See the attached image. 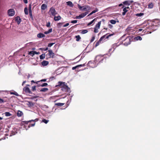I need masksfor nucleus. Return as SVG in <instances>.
<instances>
[{
	"instance_id": "6",
	"label": "nucleus",
	"mask_w": 160,
	"mask_h": 160,
	"mask_svg": "<svg viewBox=\"0 0 160 160\" xmlns=\"http://www.w3.org/2000/svg\"><path fill=\"white\" fill-rule=\"evenodd\" d=\"M95 61H90L88 63V65L92 68H94L97 66L96 64L97 63Z\"/></svg>"
},
{
	"instance_id": "7",
	"label": "nucleus",
	"mask_w": 160,
	"mask_h": 160,
	"mask_svg": "<svg viewBox=\"0 0 160 160\" xmlns=\"http://www.w3.org/2000/svg\"><path fill=\"white\" fill-rule=\"evenodd\" d=\"M8 15L9 16H14L15 13V12L13 9H9L8 11Z\"/></svg>"
},
{
	"instance_id": "11",
	"label": "nucleus",
	"mask_w": 160,
	"mask_h": 160,
	"mask_svg": "<svg viewBox=\"0 0 160 160\" xmlns=\"http://www.w3.org/2000/svg\"><path fill=\"white\" fill-rule=\"evenodd\" d=\"M48 54L49 56V58H53L55 55V54L52 51V50H48Z\"/></svg>"
},
{
	"instance_id": "15",
	"label": "nucleus",
	"mask_w": 160,
	"mask_h": 160,
	"mask_svg": "<svg viewBox=\"0 0 160 160\" xmlns=\"http://www.w3.org/2000/svg\"><path fill=\"white\" fill-rule=\"evenodd\" d=\"M37 37L39 38H42L45 37V36L44 34L40 33L38 34Z\"/></svg>"
},
{
	"instance_id": "2",
	"label": "nucleus",
	"mask_w": 160,
	"mask_h": 160,
	"mask_svg": "<svg viewBox=\"0 0 160 160\" xmlns=\"http://www.w3.org/2000/svg\"><path fill=\"white\" fill-rule=\"evenodd\" d=\"M107 34L104 35L100 39H99L98 41L96 42L95 45V47H96L98 46L100 43H101V42L105 38H106L107 39H108L109 37L112 36V34H109L108 35L106 36Z\"/></svg>"
},
{
	"instance_id": "45",
	"label": "nucleus",
	"mask_w": 160,
	"mask_h": 160,
	"mask_svg": "<svg viewBox=\"0 0 160 160\" xmlns=\"http://www.w3.org/2000/svg\"><path fill=\"white\" fill-rule=\"evenodd\" d=\"M42 122L45 123L47 124L49 122V120L43 119L42 120Z\"/></svg>"
},
{
	"instance_id": "22",
	"label": "nucleus",
	"mask_w": 160,
	"mask_h": 160,
	"mask_svg": "<svg viewBox=\"0 0 160 160\" xmlns=\"http://www.w3.org/2000/svg\"><path fill=\"white\" fill-rule=\"evenodd\" d=\"M48 85V83H44L42 84H38L37 87H45L47 86Z\"/></svg>"
},
{
	"instance_id": "16",
	"label": "nucleus",
	"mask_w": 160,
	"mask_h": 160,
	"mask_svg": "<svg viewBox=\"0 0 160 160\" xmlns=\"http://www.w3.org/2000/svg\"><path fill=\"white\" fill-rule=\"evenodd\" d=\"M54 16V19L55 21H58L59 20H60L61 18V17L59 15L57 17L55 16Z\"/></svg>"
},
{
	"instance_id": "3",
	"label": "nucleus",
	"mask_w": 160,
	"mask_h": 160,
	"mask_svg": "<svg viewBox=\"0 0 160 160\" xmlns=\"http://www.w3.org/2000/svg\"><path fill=\"white\" fill-rule=\"evenodd\" d=\"M104 58V55H98L96 57L95 61L97 63L100 62L103 60Z\"/></svg>"
},
{
	"instance_id": "1",
	"label": "nucleus",
	"mask_w": 160,
	"mask_h": 160,
	"mask_svg": "<svg viewBox=\"0 0 160 160\" xmlns=\"http://www.w3.org/2000/svg\"><path fill=\"white\" fill-rule=\"evenodd\" d=\"M56 87H59L61 88V90L65 92H70V88L68 86L67 83L64 82L59 81L58 82V85L55 86Z\"/></svg>"
},
{
	"instance_id": "23",
	"label": "nucleus",
	"mask_w": 160,
	"mask_h": 160,
	"mask_svg": "<svg viewBox=\"0 0 160 160\" xmlns=\"http://www.w3.org/2000/svg\"><path fill=\"white\" fill-rule=\"evenodd\" d=\"M123 4L124 5L129 6L130 5L128 0L125 1L123 2Z\"/></svg>"
},
{
	"instance_id": "41",
	"label": "nucleus",
	"mask_w": 160,
	"mask_h": 160,
	"mask_svg": "<svg viewBox=\"0 0 160 160\" xmlns=\"http://www.w3.org/2000/svg\"><path fill=\"white\" fill-rule=\"evenodd\" d=\"M110 22L111 24H114L116 23V21L112 19L110 21Z\"/></svg>"
},
{
	"instance_id": "18",
	"label": "nucleus",
	"mask_w": 160,
	"mask_h": 160,
	"mask_svg": "<svg viewBox=\"0 0 160 160\" xmlns=\"http://www.w3.org/2000/svg\"><path fill=\"white\" fill-rule=\"evenodd\" d=\"M66 3L68 6L70 7H73V4L71 1H68L66 2Z\"/></svg>"
},
{
	"instance_id": "24",
	"label": "nucleus",
	"mask_w": 160,
	"mask_h": 160,
	"mask_svg": "<svg viewBox=\"0 0 160 160\" xmlns=\"http://www.w3.org/2000/svg\"><path fill=\"white\" fill-rule=\"evenodd\" d=\"M123 12L122 13V15H125L126 13L128 11V10L126 8H124L123 9Z\"/></svg>"
},
{
	"instance_id": "9",
	"label": "nucleus",
	"mask_w": 160,
	"mask_h": 160,
	"mask_svg": "<svg viewBox=\"0 0 160 160\" xmlns=\"http://www.w3.org/2000/svg\"><path fill=\"white\" fill-rule=\"evenodd\" d=\"M38 118H36L34 120H30L28 121H22V124H28L29 122H37L38 121Z\"/></svg>"
},
{
	"instance_id": "39",
	"label": "nucleus",
	"mask_w": 160,
	"mask_h": 160,
	"mask_svg": "<svg viewBox=\"0 0 160 160\" xmlns=\"http://www.w3.org/2000/svg\"><path fill=\"white\" fill-rule=\"evenodd\" d=\"M78 7L79 9L80 10L83 11L84 10L83 9V6H81L79 4L78 5Z\"/></svg>"
},
{
	"instance_id": "58",
	"label": "nucleus",
	"mask_w": 160,
	"mask_h": 160,
	"mask_svg": "<svg viewBox=\"0 0 160 160\" xmlns=\"http://www.w3.org/2000/svg\"><path fill=\"white\" fill-rule=\"evenodd\" d=\"M29 14L30 16L32 18V11H29Z\"/></svg>"
},
{
	"instance_id": "49",
	"label": "nucleus",
	"mask_w": 160,
	"mask_h": 160,
	"mask_svg": "<svg viewBox=\"0 0 160 160\" xmlns=\"http://www.w3.org/2000/svg\"><path fill=\"white\" fill-rule=\"evenodd\" d=\"M98 28H96L94 27V32L95 33H97V32H98Z\"/></svg>"
},
{
	"instance_id": "53",
	"label": "nucleus",
	"mask_w": 160,
	"mask_h": 160,
	"mask_svg": "<svg viewBox=\"0 0 160 160\" xmlns=\"http://www.w3.org/2000/svg\"><path fill=\"white\" fill-rule=\"evenodd\" d=\"M48 48H40V50H43V51H47L48 50Z\"/></svg>"
},
{
	"instance_id": "60",
	"label": "nucleus",
	"mask_w": 160,
	"mask_h": 160,
	"mask_svg": "<svg viewBox=\"0 0 160 160\" xmlns=\"http://www.w3.org/2000/svg\"><path fill=\"white\" fill-rule=\"evenodd\" d=\"M31 52V51H30L29 53V54L31 56H32L33 57V55H33V53L32 52Z\"/></svg>"
},
{
	"instance_id": "56",
	"label": "nucleus",
	"mask_w": 160,
	"mask_h": 160,
	"mask_svg": "<svg viewBox=\"0 0 160 160\" xmlns=\"http://www.w3.org/2000/svg\"><path fill=\"white\" fill-rule=\"evenodd\" d=\"M36 86H33L32 87V90L33 91H34L35 90H36Z\"/></svg>"
},
{
	"instance_id": "12",
	"label": "nucleus",
	"mask_w": 160,
	"mask_h": 160,
	"mask_svg": "<svg viewBox=\"0 0 160 160\" xmlns=\"http://www.w3.org/2000/svg\"><path fill=\"white\" fill-rule=\"evenodd\" d=\"M15 20L17 22L18 24H20L21 21V19L19 16H17L15 18Z\"/></svg>"
},
{
	"instance_id": "14",
	"label": "nucleus",
	"mask_w": 160,
	"mask_h": 160,
	"mask_svg": "<svg viewBox=\"0 0 160 160\" xmlns=\"http://www.w3.org/2000/svg\"><path fill=\"white\" fill-rule=\"evenodd\" d=\"M83 9L84 10H89L91 9V7L89 6H83Z\"/></svg>"
},
{
	"instance_id": "10",
	"label": "nucleus",
	"mask_w": 160,
	"mask_h": 160,
	"mask_svg": "<svg viewBox=\"0 0 160 160\" xmlns=\"http://www.w3.org/2000/svg\"><path fill=\"white\" fill-rule=\"evenodd\" d=\"M23 91L26 93L32 94V92L30 91L29 88L27 87H25L23 88Z\"/></svg>"
},
{
	"instance_id": "55",
	"label": "nucleus",
	"mask_w": 160,
	"mask_h": 160,
	"mask_svg": "<svg viewBox=\"0 0 160 160\" xmlns=\"http://www.w3.org/2000/svg\"><path fill=\"white\" fill-rule=\"evenodd\" d=\"M77 20H72L71 22L72 23H75L77 22Z\"/></svg>"
},
{
	"instance_id": "26",
	"label": "nucleus",
	"mask_w": 160,
	"mask_h": 160,
	"mask_svg": "<svg viewBox=\"0 0 160 160\" xmlns=\"http://www.w3.org/2000/svg\"><path fill=\"white\" fill-rule=\"evenodd\" d=\"M11 133L10 135V136H12V135H14L16 134L17 133L15 129H14L13 130H12L11 132Z\"/></svg>"
},
{
	"instance_id": "48",
	"label": "nucleus",
	"mask_w": 160,
	"mask_h": 160,
	"mask_svg": "<svg viewBox=\"0 0 160 160\" xmlns=\"http://www.w3.org/2000/svg\"><path fill=\"white\" fill-rule=\"evenodd\" d=\"M63 23H59L57 24V26L58 27V28H60L61 26L62 25Z\"/></svg>"
},
{
	"instance_id": "40",
	"label": "nucleus",
	"mask_w": 160,
	"mask_h": 160,
	"mask_svg": "<svg viewBox=\"0 0 160 160\" xmlns=\"http://www.w3.org/2000/svg\"><path fill=\"white\" fill-rule=\"evenodd\" d=\"M24 11L25 14L27 15L28 14V9L27 8H25Z\"/></svg>"
},
{
	"instance_id": "4",
	"label": "nucleus",
	"mask_w": 160,
	"mask_h": 160,
	"mask_svg": "<svg viewBox=\"0 0 160 160\" xmlns=\"http://www.w3.org/2000/svg\"><path fill=\"white\" fill-rule=\"evenodd\" d=\"M132 39V38L130 37H128L124 41V44L125 46H127L130 44L131 42Z\"/></svg>"
},
{
	"instance_id": "43",
	"label": "nucleus",
	"mask_w": 160,
	"mask_h": 160,
	"mask_svg": "<svg viewBox=\"0 0 160 160\" xmlns=\"http://www.w3.org/2000/svg\"><path fill=\"white\" fill-rule=\"evenodd\" d=\"M143 15V13H137L136 14V16H137L141 17Z\"/></svg>"
},
{
	"instance_id": "29",
	"label": "nucleus",
	"mask_w": 160,
	"mask_h": 160,
	"mask_svg": "<svg viewBox=\"0 0 160 160\" xmlns=\"http://www.w3.org/2000/svg\"><path fill=\"white\" fill-rule=\"evenodd\" d=\"M52 31V29L50 28L47 31H45L44 32V33L45 34H49Z\"/></svg>"
},
{
	"instance_id": "30",
	"label": "nucleus",
	"mask_w": 160,
	"mask_h": 160,
	"mask_svg": "<svg viewBox=\"0 0 160 160\" xmlns=\"http://www.w3.org/2000/svg\"><path fill=\"white\" fill-rule=\"evenodd\" d=\"M98 9L97 8H96L95 10L91 12L88 15V16L91 15L93 13H95L96 12H98Z\"/></svg>"
},
{
	"instance_id": "47",
	"label": "nucleus",
	"mask_w": 160,
	"mask_h": 160,
	"mask_svg": "<svg viewBox=\"0 0 160 160\" xmlns=\"http://www.w3.org/2000/svg\"><path fill=\"white\" fill-rule=\"evenodd\" d=\"M6 102V101L4 100L3 99L0 98V104L2 103Z\"/></svg>"
},
{
	"instance_id": "34",
	"label": "nucleus",
	"mask_w": 160,
	"mask_h": 160,
	"mask_svg": "<svg viewBox=\"0 0 160 160\" xmlns=\"http://www.w3.org/2000/svg\"><path fill=\"white\" fill-rule=\"evenodd\" d=\"M81 33L83 34L87 33L88 32V31L86 29L81 30Z\"/></svg>"
},
{
	"instance_id": "57",
	"label": "nucleus",
	"mask_w": 160,
	"mask_h": 160,
	"mask_svg": "<svg viewBox=\"0 0 160 160\" xmlns=\"http://www.w3.org/2000/svg\"><path fill=\"white\" fill-rule=\"evenodd\" d=\"M28 10L29 11H31V5L29 4L28 6Z\"/></svg>"
},
{
	"instance_id": "52",
	"label": "nucleus",
	"mask_w": 160,
	"mask_h": 160,
	"mask_svg": "<svg viewBox=\"0 0 160 160\" xmlns=\"http://www.w3.org/2000/svg\"><path fill=\"white\" fill-rule=\"evenodd\" d=\"M85 66V63H84L82 64H80V65H78L77 66L78 67H83V66Z\"/></svg>"
},
{
	"instance_id": "31",
	"label": "nucleus",
	"mask_w": 160,
	"mask_h": 160,
	"mask_svg": "<svg viewBox=\"0 0 160 160\" xmlns=\"http://www.w3.org/2000/svg\"><path fill=\"white\" fill-rule=\"evenodd\" d=\"M65 104V103H57L55 104V105L58 106H62L64 105Z\"/></svg>"
},
{
	"instance_id": "63",
	"label": "nucleus",
	"mask_w": 160,
	"mask_h": 160,
	"mask_svg": "<svg viewBox=\"0 0 160 160\" xmlns=\"http://www.w3.org/2000/svg\"><path fill=\"white\" fill-rule=\"evenodd\" d=\"M69 25V23H67L65 24L63 26V27H66L68 26Z\"/></svg>"
},
{
	"instance_id": "8",
	"label": "nucleus",
	"mask_w": 160,
	"mask_h": 160,
	"mask_svg": "<svg viewBox=\"0 0 160 160\" xmlns=\"http://www.w3.org/2000/svg\"><path fill=\"white\" fill-rule=\"evenodd\" d=\"M88 13V12H86L84 13H81L78 16H77L75 17V18L77 19H80L84 17Z\"/></svg>"
},
{
	"instance_id": "33",
	"label": "nucleus",
	"mask_w": 160,
	"mask_h": 160,
	"mask_svg": "<svg viewBox=\"0 0 160 160\" xmlns=\"http://www.w3.org/2000/svg\"><path fill=\"white\" fill-rule=\"evenodd\" d=\"M153 7V4L152 2L149 3L148 5V8H152Z\"/></svg>"
},
{
	"instance_id": "32",
	"label": "nucleus",
	"mask_w": 160,
	"mask_h": 160,
	"mask_svg": "<svg viewBox=\"0 0 160 160\" xmlns=\"http://www.w3.org/2000/svg\"><path fill=\"white\" fill-rule=\"evenodd\" d=\"M75 38H76V40L77 41H79L81 39V38L79 35L76 36Z\"/></svg>"
},
{
	"instance_id": "62",
	"label": "nucleus",
	"mask_w": 160,
	"mask_h": 160,
	"mask_svg": "<svg viewBox=\"0 0 160 160\" xmlns=\"http://www.w3.org/2000/svg\"><path fill=\"white\" fill-rule=\"evenodd\" d=\"M108 26L110 28H112V26L111 24H108Z\"/></svg>"
},
{
	"instance_id": "51",
	"label": "nucleus",
	"mask_w": 160,
	"mask_h": 160,
	"mask_svg": "<svg viewBox=\"0 0 160 160\" xmlns=\"http://www.w3.org/2000/svg\"><path fill=\"white\" fill-rule=\"evenodd\" d=\"M54 44H55L54 43H49L48 45V47H50L51 46H52Z\"/></svg>"
},
{
	"instance_id": "13",
	"label": "nucleus",
	"mask_w": 160,
	"mask_h": 160,
	"mask_svg": "<svg viewBox=\"0 0 160 160\" xmlns=\"http://www.w3.org/2000/svg\"><path fill=\"white\" fill-rule=\"evenodd\" d=\"M49 64V62L47 61L44 60L41 62V64L43 66H45L48 65Z\"/></svg>"
},
{
	"instance_id": "5",
	"label": "nucleus",
	"mask_w": 160,
	"mask_h": 160,
	"mask_svg": "<svg viewBox=\"0 0 160 160\" xmlns=\"http://www.w3.org/2000/svg\"><path fill=\"white\" fill-rule=\"evenodd\" d=\"M49 12L50 13V14L53 16H55L57 14V12H56L54 8L52 7L50 9Z\"/></svg>"
},
{
	"instance_id": "21",
	"label": "nucleus",
	"mask_w": 160,
	"mask_h": 160,
	"mask_svg": "<svg viewBox=\"0 0 160 160\" xmlns=\"http://www.w3.org/2000/svg\"><path fill=\"white\" fill-rule=\"evenodd\" d=\"M101 23V21L99 22L97 24L95 25V28L99 29Z\"/></svg>"
},
{
	"instance_id": "19",
	"label": "nucleus",
	"mask_w": 160,
	"mask_h": 160,
	"mask_svg": "<svg viewBox=\"0 0 160 160\" xmlns=\"http://www.w3.org/2000/svg\"><path fill=\"white\" fill-rule=\"evenodd\" d=\"M23 114V113L22 111L18 110L17 113V116L18 117H21Z\"/></svg>"
},
{
	"instance_id": "20",
	"label": "nucleus",
	"mask_w": 160,
	"mask_h": 160,
	"mask_svg": "<svg viewBox=\"0 0 160 160\" xmlns=\"http://www.w3.org/2000/svg\"><path fill=\"white\" fill-rule=\"evenodd\" d=\"M48 88H43L41 89L40 90V91L41 92H46L48 91Z\"/></svg>"
},
{
	"instance_id": "38",
	"label": "nucleus",
	"mask_w": 160,
	"mask_h": 160,
	"mask_svg": "<svg viewBox=\"0 0 160 160\" xmlns=\"http://www.w3.org/2000/svg\"><path fill=\"white\" fill-rule=\"evenodd\" d=\"M10 94H13L14 95L16 96H18L19 95L16 92H10Z\"/></svg>"
},
{
	"instance_id": "64",
	"label": "nucleus",
	"mask_w": 160,
	"mask_h": 160,
	"mask_svg": "<svg viewBox=\"0 0 160 160\" xmlns=\"http://www.w3.org/2000/svg\"><path fill=\"white\" fill-rule=\"evenodd\" d=\"M77 68H78V67H77V66H75V67H73L72 68V70H75V69H76Z\"/></svg>"
},
{
	"instance_id": "61",
	"label": "nucleus",
	"mask_w": 160,
	"mask_h": 160,
	"mask_svg": "<svg viewBox=\"0 0 160 160\" xmlns=\"http://www.w3.org/2000/svg\"><path fill=\"white\" fill-rule=\"evenodd\" d=\"M122 6V8H123L124 7V5L122 4V3H121V4H119V7H120V6Z\"/></svg>"
},
{
	"instance_id": "46",
	"label": "nucleus",
	"mask_w": 160,
	"mask_h": 160,
	"mask_svg": "<svg viewBox=\"0 0 160 160\" xmlns=\"http://www.w3.org/2000/svg\"><path fill=\"white\" fill-rule=\"evenodd\" d=\"M32 52L34 53H33V55H35V54H38L39 53V52H37L35 51H31V52Z\"/></svg>"
},
{
	"instance_id": "35",
	"label": "nucleus",
	"mask_w": 160,
	"mask_h": 160,
	"mask_svg": "<svg viewBox=\"0 0 160 160\" xmlns=\"http://www.w3.org/2000/svg\"><path fill=\"white\" fill-rule=\"evenodd\" d=\"M34 122L33 123H32V124H30L28 126V128H30L31 127H33V126H34L35 124V122ZM28 128H27L26 129H28Z\"/></svg>"
},
{
	"instance_id": "27",
	"label": "nucleus",
	"mask_w": 160,
	"mask_h": 160,
	"mask_svg": "<svg viewBox=\"0 0 160 160\" xmlns=\"http://www.w3.org/2000/svg\"><path fill=\"white\" fill-rule=\"evenodd\" d=\"M149 28L146 27V28L144 30H143L142 29H139L138 30V31L139 32H141L143 30V32H145L147 31L148 30V29H149Z\"/></svg>"
},
{
	"instance_id": "28",
	"label": "nucleus",
	"mask_w": 160,
	"mask_h": 160,
	"mask_svg": "<svg viewBox=\"0 0 160 160\" xmlns=\"http://www.w3.org/2000/svg\"><path fill=\"white\" fill-rule=\"evenodd\" d=\"M97 20V18H95L92 21L88 23L87 24V26H90V25H91L93 22L94 21H96Z\"/></svg>"
},
{
	"instance_id": "36",
	"label": "nucleus",
	"mask_w": 160,
	"mask_h": 160,
	"mask_svg": "<svg viewBox=\"0 0 160 160\" xmlns=\"http://www.w3.org/2000/svg\"><path fill=\"white\" fill-rule=\"evenodd\" d=\"M45 54H42L41 55H40L39 56L40 58L41 59H42L45 58Z\"/></svg>"
},
{
	"instance_id": "25",
	"label": "nucleus",
	"mask_w": 160,
	"mask_h": 160,
	"mask_svg": "<svg viewBox=\"0 0 160 160\" xmlns=\"http://www.w3.org/2000/svg\"><path fill=\"white\" fill-rule=\"evenodd\" d=\"M134 39L135 40H136V41H138V40H142V38L140 36H137L136 37H135L134 38Z\"/></svg>"
},
{
	"instance_id": "17",
	"label": "nucleus",
	"mask_w": 160,
	"mask_h": 160,
	"mask_svg": "<svg viewBox=\"0 0 160 160\" xmlns=\"http://www.w3.org/2000/svg\"><path fill=\"white\" fill-rule=\"evenodd\" d=\"M47 6L46 4H43L41 6V9L42 10H44L47 8Z\"/></svg>"
},
{
	"instance_id": "37",
	"label": "nucleus",
	"mask_w": 160,
	"mask_h": 160,
	"mask_svg": "<svg viewBox=\"0 0 160 160\" xmlns=\"http://www.w3.org/2000/svg\"><path fill=\"white\" fill-rule=\"evenodd\" d=\"M5 115L6 116L8 117L12 115V114L9 112H6L5 113Z\"/></svg>"
},
{
	"instance_id": "59",
	"label": "nucleus",
	"mask_w": 160,
	"mask_h": 160,
	"mask_svg": "<svg viewBox=\"0 0 160 160\" xmlns=\"http://www.w3.org/2000/svg\"><path fill=\"white\" fill-rule=\"evenodd\" d=\"M40 81H38V82H35L34 80H32L31 81V82L32 83V82H33V83H36V84H38L39 83V82Z\"/></svg>"
},
{
	"instance_id": "42",
	"label": "nucleus",
	"mask_w": 160,
	"mask_h": 160,
	"mask_svg": "<svg viewBox=\"0 0 160 160\" xmlns=\"http://www.w3.org/2000/svg\"><path fill=\"white\" fill-rule=\"evenodd\" d=\"M118 46H119L118 45H117V44L116 43H115L114 44H113V48L114 49V50L117 47H118Z\"/></svg>"
},
{
	"instance_id": "50",
	"label": "nucleus",
	"mask_w": 160,
	"mask_h": 160,
	"mask_svg": "<svg viewBox=\"0 0 160 160\" xmlns=\"http://www.w3.org/2000/svg\"><path fill=\"white\" fill-rule=\"evenodd\" d=\"M95 39V37L94 36H92V39L90 40V42H93Z\"/></svg>"
},
{
	"instance_id": "54",
	"label": "nucleus",
	"mask_w": 160,
	"mask_h": 160,
	"mask_svg": "<svg viewBox=\"0 0 160 160\" xmlns=\"http://www.w3.org/2000/svg\"><path fill=\"white\" fill-rule=\"evenodd\" d=\"M46 26L47 27H50V22H48L47 23Z\"/></svg>"
},
{
	"instance_id": "44",
	"label": "nucleus",
	"mask_w": 160,
	"mask_h": 160,
	"mask_svg": "<svg viewBox=\"0 0 160 160\" xmlns=\"http://www.w3.org/2000/svg\"><path fill=\"white\" fill-rule=\"evenodd\" d=\"M28 106H32L34 105V103L31 102H28Z\"/></svg>"
}]
</instances>
